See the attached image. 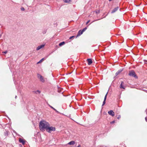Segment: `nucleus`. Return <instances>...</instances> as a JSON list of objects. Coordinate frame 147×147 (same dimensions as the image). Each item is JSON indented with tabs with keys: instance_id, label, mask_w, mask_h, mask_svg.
Masks as SVG:
<instances>
[{
	"instance_id": "nucleus-1",
	"label": "nucleus",
	"mask_w": 147,
	"mask_h": 147,
	"mask_svg": "<svg viewBox=\"0 0 147 147\" xmlns=\"http://www.w3.org/2000/svg\"><path fill=\"white\" fill-rule=\"evenodd\" d=\"M49 126H50L49 123L44 120H41L39 123L40 129L42 131L46 130Z\"/></svg>"
},
{
	"instance_id": "nucleus-2",
	"label": "nucleus",
	"mask_w": 147,
	"mask_h": 147,
	"mask_svg": "<svg viewBox=\"0 0 147 147\" xmlns=\"http://www.w3.org/2000/svg\"><path fill=\"white\" fill-rule=\"evenodd\" d=\"M55 128L54 127H50V126H49L47 127L46 131L47 132L50 133L52 131H55Z\"/></svg>"
},
{
	"instance_id": "nucleus-3",
	"label": "nucleus",
	"mask_w": 147,
	"mask_h": 147,
	"mask_svg": "<svg viewBox=\"0 0 147 147\" xmlns=\"http://www.w3.org/2000/svg\"><path fill=\"white\" fill-rule=\"evenodd\" d=\"M128 75L130 76L133 77L135 78L137 77L134 71L133 70L130 71Z\"/></svg>"
},
{
	"instance_id": "nucleus-4",
	"label": "nucleus",
	"mask_w": 147,
	"mask_h": 147,
	"mask_svg": "<svg viewBox=\"0 0 147 147\" xmlns=\"http://www.w3.org/2000/svg\"><path fill=\"white\" fill-rule=\"evenodd\" d=\"M37 75L38 78L40 80V81L42 83H44L45 82V79L42 76L38 74H37Z\"/></svg>"
},
{
	"instance_id": "nucleus-5",
	"label": "nucleus",
	"mask_w": 147,
	"mask_h": 147,
	"mask_svg": "<svg viewBox=\"0 0 147 147\" xmlns=\"http://www.w3.org/2000/svg\"><path fill=\"white\" fill-rule=\"evenodd\" d=\"M108 113L110 115L113 117L114 116V112L112 110H110L108 112Z\"/></svg>"
},
{
	"instance_id": "nucleus-6",
	"label": "nucleus",
	"mask_w": 147,
	"mask_h": 147,
	"mask_svg": "<svg viewBox=\"0 0 147 147\" xmlns=\"http://www.w3.org/2000/svg\"><path fill=\"white\" fill-rule=\"evenodd\" d=\"M45 45H41L40 46H39L38 47L36 48V50L38 51L40 49L43 48L44 47Z\"/></svg>"
},
{
	"instance_id": "nucleus-7",
	"label": "nucleus",
	"mask_w": 147,
	"mask_h": 147,
	"mask_svg": "<svg viewBox=\"0 0 147 147\" xmlns=\"http://www.w3.org/2000/svg\"><path fill=\"white\" fill-rule=\"evenodd\" d=\"M83 32L81 30H80L78 32L76 38H77V37L80 36L81 34H82Z\"/></svg>"
},
{
	"instance_id": "nucleus-8",
	"label": "nucleus",
	"mask_w": 147,
	"mask_h": 147,
	"mask_svg": "<svg viewBox=\"0 0 147 147\" xmlns=\"http://www.w3.org/2000/svg\"><path fill=\"white\" fill-rule=\"evenodd\" d=\"M19 141L20 143H21L23 145L25 144V141L23 139L20 138Z\"/></svg>"
},
{
	"instance_id": "nucleus-9",
	"label": "nucleus",
	"mask_w": 147,
	"mask_h": 147,
	"mask_svg": "<svg viewBox=\"0 0 147 147\" xmlns=\"http://www.w3.org/2000/svg\"><path fill=\"white\" fill-rule=\"evenodd\" d=\"M124 82H121V83L120 84V87L121 88H123L124 89H125V88L124 87Z\"/></svg>"
},
{
	"instance_id": "nucleus-10",
	"label": "nucleus",
	"mask_w": 147,
	"mask_h": 147,
	"mask_svg": "<svg viewBox=\"0 0 147 147\" xmlns=\"http://www.w3.org/2000/svg\"><path fill=\"white\" fill-rule=\"evenodd\" d=\"M119 7L118 6L117 7L115 8L114 9H113L111 13H113L115 12H116L117 10L119 9Z\"/></svg>"
},
{
	"instance_id": "nucleus-11",
	"label": "nucleus",
	"mask_w": 147,
	"mask_h": 147,
	"mask_svg": "<svg viewBox=\"0 0 147 147\" xmlns=\"http://www.w3.org/2000/svg\"><path fill=\"white\" fill-rule=\"evenodd\" d=\"M107 93H108V92L107 93L106 95H105V96L104 98V100L102 104V106H103L105 103V101H106V98H107Z\"/></svg>"
},
{
	"instance_id": "nucleus-12",
	"label": "nucleus",
	"mask_w": 147,
	"mask_h": 147,
	"mask_svg": "<svg viewBox=\"0 0 147 147\" xmlns=\"http://www.w3.org/2000/svg\"><path fill=\"white\" fill-rule=\"evenodd\" d=\"M87 61L88 62V64L89 65L91 64L92 62V59H87Z\"/></svg>"
},
{
	"instance_id": "nucleus-13",
	"label": "nucleus",
	"mask_w": 147,
	"mask_h": 147,
	"mask_svg": "<svg viewBox=\"0 0 147 147\" xmlns=\"http://www.w3.org/2000/svg\"><path fill=\"white\" fill-rule=\"evenodd\" d=\"M123 71V69H120L118 70V71L117 72L116 74L115 75L116 76H117L120 73H121Z\"/></svg>"
},
{
	"instance_id": "nucleus-14",
	"label": "nucleus",
	"mask_w": 147,
	"mask_h": 147,
	"mask_svg": "<svg viewBox=\"0 0 147 147\" xmlns=\"http://www.w3.org/2000/svg\"><path fill=\"white\" fill-rule=\"evenodd\" d=\"M75 144V142L73 141H72L68 143V144L70 145H73Z\"/></svg>"
},
{
	"instance_id": "nucleus-15",
	"label": "nucleus",
	"mask_w": 147,
	"mask_h": 147,
	"mask_svg": "<svg viewBox=\"0 0 147 147\" xmlns=\"http://www.w3.org/2000/svg\"><path fill=\"white\" fill-rule=\"evenodd\" d=\"M57 87L58 88V92L59 93L62 92L61 91L62 89L60 88L58 86H57Z\"/></svg>"
},
{
	"instance_id": "nucleus-16",
	"label": "nucleus",
	"mask_w": 147,
	"mask_h": 147,
	"mask_svg": "<svg viewBox=\"0 0 147 147\" xmlns=\"http://www.w3.org/2000/svg\"><path fill=\"white\" fill-rule=\"evenodd\" d=\"M65 44V42L64 41L61 42L59 43V45L60 46H61L63 45H64Z\"/></svg>"
},
{
	"instance_id": "nucleus-17",
	"label": "nucleus",
	"mask_w": 147,
	"mask_h": 147,
	"mask_svg": "<svg viewBox=\"0 0 147 147\" xmlns=\"http://www.w3.org/2000/svg\"><path fill=\"white\" fill-rule=\"evenodd\" d=\"M63 1L65 3H69L70 1L71 0H63Z\"/></svg>"
},
{
	"instance_id": "nucleus-18",
	"label": "nucleus",
	"mask_w": 147,
	"mask_h": 147,
	"mask_svg": "<svg viewBox=\"0 0 147 147\" xmlns=\"http://www.w3.org/2000/svg\"><path fill=\"white\" fill-rule=\"evenodd\" d=\"M34 92L35 93H36V94H40V92L38 90H37L36 91H34L33 92Z\"/></svg>"
},
{
	"instance_id": "nucleus-19",
	"label": "nucleus",
	"mask_w": 147,
	"mask_h": 147,
	"mask_svg": "<svg viewBox=\"0 0 147 147\" xmlns=\"http://www.w3.org/2000/svg\"><path fill=\"white\" fill-rule=\"evenodd\" d=\"M4 134L5 136H7L8 135V132L7 131H6L4 132Z\"/></svg>"
},
{
	"instance_id": "nucleus-20",
	"label": "nucleus",
	"mask_w": 147,
	"mask_h": 147,
	"mask_svg": "<svg viewBox=\"0 0 147 147\" xmlns=\"http://www.w3.org/2000/svg\"><path fill=\"white\" fill-rule=\"evenodd\" d=\"M87 29V27H85L83 28L82 30V32H84Z\"/></svg>"
},
{
	"instance_id": "nucleus-21",
	"label": "nucleus",
	"mask_w": 147,
	"mask_h": 147,
	"mask_svg": "<svg viewBox=\"0 0 147 147\" xmlns=\"http://www.w3.org/2000/svg\"><path fill=\"white\" fill-rule=\"evenodd\" d=\"M48 105L50 107H51V109H53V110H54L55 109L54 108H53V107L51 106L49 104H48Z\"/></svg>"
},
{
	"instance_id": "nucleus-22",
	"label": "nucleus",
	"mask_w": 147,
	"mask_h": 147,
	"mask_svg": "<svg viewBox=\"0 0 147 147\" xmlns=\"http://www.w3.org/2000/svg\"><path fill=\"white\" fill-rule=\"evenodd\" d=\"M44 59L43 58L41 59L38 62V63H40L41 62H42L43 60Z\"/></svg>"
},
{
	"instance_id": "nucleus-23",
	"label": "nucleus",
	"mask_w": 147,
	"mask_h": 147,
	"mask_svg": "<svg viewBox=\"0 0 147 147\" xmlns=\"http://www.w3.org/2000/svg\"><path fill=\"white\" fill-rule=\"evenodd\" d=\"M21 10L22 11H24L25 10L24 8L23 7H22L21 8Z\"/></svg>"
},
{
	"instance_id": "nucleus-24",
	"label": "nucleus",
	"mask_w": 147,
	"mask_h": 147,
	"mask_svg": "<svg viewBox=\"0 0 147 147\" xmlns=\"http://www.w3.org/2000/svg\"><path fill=\"white\" fill-rule=\"evenodd\" d=\"M54 110L57 113H59V111H57L55 109Z\"/></svg>"
},
{
	"instance_id": "nucleus-25",
	"label": "nucleus",
	"mask_w": 147,
	"mask_h": 147,
	"mask_svg": "<svg viewBox=\"0 0 147 147\" xmlns=\"http://www.w3.org/2000/svg\"><path fill=\"white\" fill-rule=\"evenodd\" d=\"M75 37V36H73L70 37L69 39H71L72 38Z\"/></svg>"
},
{
	"instance_id": "nucleus-26",
	"label": "nucleus",
	"mask_w": 147,
	"mask_h": 147,
	"mask_svg": "<svg viewBox=\"0 0 147 147\" xmlns=\"http://www.w3.org/2000/svg\"><path fill=\"white\" fill-rule=\"evenodd\" d=\"M96 13H97V14L99 13H100V11L99 10H98L97 11H96Z\"/></svg>"
},
{
	"instance_id": "nucleus-27",
	"label": "nucleus",
	"mask_w": 147,
	"mask_h": 147,
	"mask_svg": "<svg viewBox=\"0 0 147 147\" xmlns=\"http://www.w3.org/2000/svg\"><path fill=\"white\" fill-rule=\"evenodd\" d=\"M121 118V116L120 115H119L118 117H117V119H119Z\"/></svg>"
},
{
	"instance_id": "nucleus-28",
	"label": "nucleus",
	"mask_w": 147,
	"mask_h": 147,
	"mask_svg": "<svg viewBox=\"0 0 147 147\" xmlns=\"http://www.w3.org/2000/svg\"><path fill=\"white\" fill-rule=\"evenodd\" d=\"M7 53V51H4V52H3V53H5V54H6V53Z\"/></svg>"
},
{
	"instance_id": "nucleus-29",
	"label": "nucleus",
	"mask_w": 147,
	"mask_h": 147,
	"mask_svg": "<svg viewBox=\"0 0 147 147\" xmlns=\"http://www.w3.org/2000/svg\"><path fill=\"white\" fill-rule=\"evenodd\" d=\"M115 122V121H112L111 122V124H113V123H114Z\"/></svg>"
},
{
	"instance_id": "nucleus-30",
	"label": "nucleus",
	"mask_w": 147,
	"mask_h": 147,
	"mask_svg": "<svg viewBox=\"0 0 147 147\" xmlns=\"http://www.w3.org/2000/svg\"><path fill=\"white\" fill-rule=\"evenodd\" d=\"M142 90H143L144 91H145V92H147V90H146L144 89H143Z\"/></svg>"
},
{
	"instance_id": "nucleus-31",
	"label": "nucleus",
	"mask_w": 147,
	"mask_h": 147,
	"mask_svg": "<svg viewBox=\"0 0 147 147\" xmlns=\"http://www.w3.org/2000/svg\"><path fill=\"white\" fill-rule=\"evenodd\" d=\"M90 22V20H88L86 23V24H87Z\"/></svg>"
},
{
	"instance_id": "nucleus-32",
	"label": "nucleus",
	"mask_w": 147,
	"mask_h": 147,
	"mask_svg": "<svg viewBox=\"0 0 147 147\" xmlns=\"http://www.w3.org/2000/svg\"><path fill=\"white\" fill-rule=\"evenodd\" d=\"M145 119L146 121L147 122V116L145 117Z\"/></svg>"
},
{
	"instance_id": "nucleus-33",
	"label": "nucleus",
	"mask_w": 147,
	"mask_h": 147,
	"mask_svg": "<svg viewBox=\"0 0 147 147\" xmlns=\"http://www.w3.org/2000/svg\"><path fill=\"white\" fill-rule=\"evenodd\" d=\"M77 147H81L80 145H78Z\"/></svg>"
},
{
	"instance_id": "nucleus-34",
	"label": "nucleus",
	"mask_w": 147,
	"mask_h": 147,
	"mask_svg": "<svg viewBox=\"0 0 147 147\" xmlns=\"http://www.w3.org/2000/svg\"><path fill=\"white\" fill-rule=\"evenodd\" d=\"M17 97V96H16L15 97V98L16 99Z\"/></svg>"
},
{
	"instance_id": "nucleus-35",
	"label": "nucleus",
	"mask_w": 147,
	"mask_h": 147,
	"mask_svg": "<svg viewBox=\"0 0 147 147\" xmlns=\"http://www.w3.org/2000/svg\"><path fill=\"white\" fill-rule=\"evenodd\" d=\"M109 1H111L112 0H109Z\"/></svg>"
},
{
	"instance_id": "nucleus-36",
	"label": "nucleus",
	"mask_w": 147,
	"mask_h": 147,
	"mask_svg": "<svg viewBox=\"0 0 147 147\" xmlns=\"http://www.w3.org/2000/svg\"><path fill=\"white\" fill-rule=\"evenodd\" d=\"M146 114H147V110H146Z\"/></svg>"
},
{
	"instance_id": "nucleus-37",
	"label": "nucleus",
	"mask_w": 147,
	"mask_h": 147,
	"mask_svg": "<svg viewBox=\"0 0 147 147\" xmlns=\"http://www.w3.org/2000/svg\"><path fill=\"white\" fill-rule=\"evenodd\" d=\"M20 145L21 146H20V147H21V146H22V145Z\"/></svg>"
},
{
	"instance_id": "nucleus-38",
	"label": "nucleus",
	"mask_w": 147,
	"mask_h": 147,
	"mask_svg": "<svg viewBox=\"0 0 147 147\" xmlns=\"http://www.w3.org/2000/svg\"><path fill=\"white\" fill-rule=\"evenodd\" d=\"M20 145L21 146H20V147H21V146H22V145Z\"/></svg>"
}]
</instances>
